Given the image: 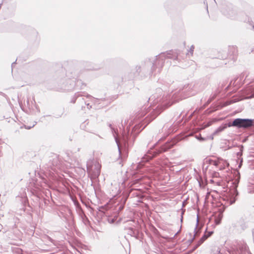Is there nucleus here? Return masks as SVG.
<instances>
[{
    "label": "nucleus",
    "mask_w": 254,
    "mask_h": 254,
    "mask_svg": "<svg viewBox=\"0 0 254 254\" xmlns=\"http://www.w3.org/2000/svg\"><path fill=\"white\" fill-rule=\"evenodd\" d=\"M228 127V124H225V125L223 126H220L219 127H218L215 131L212 134V136H214V135H216V134H217L218 133L222 131L223 130H224L227 127Z\"/></svg>",
    "instance_id": "2eb2a0df"
},
{
    "label": "nucleus",
    "mask_w": 254,
    "mask_h": 254,
    "mask_svg": "<svg viewBox=\"0 0 254 254\" xmlns=\"http://www.w3.org/2000/svg\"><path fill=\"white\" fill-rule=\"evenodd\" d=\"M205 234H206V236H207V238L209 237H210L213 234V232L212 231H209V232H208L207 233H205Z\"/></svg>",
    "instance_id": "393cba45"
},
{
    "label": "nucleus",
    "mask_w": 254,
    "mask_h": 254,
    "mask_svg": "<svg viewBox=\"0 0 254 254\" xmlns=\"http://www.w3.org/2000/svg\"><path fill=\"white\" fill-rule=\"evenodd\" d=\"M211 163L214 166L219 167L220 169H222L226 165H228L227 162L222 159H219L217 160H212Z\"/></svg>",
    "instance_id": "f8f14e48"
},
{
    "label": "nucleus",
    "mask_w": 254,
    "mask_h": 254,
    "mask_svg": "<svg viewBox=\"0 0 254 254\" xmlns=\"http://www.w3.org/2000/svg\"><path fill=\"white\" fill-rule=\"evenodd\" d=\"M79 97H81V101L84 103L88 109L91 108V106L90 105L89 102H94L96 100L94 97L87 93L77 92L75 94L73 98L71 100V102L74 103L76 99Z\"/></svg>",
    "instance_id": "39448f33"
},
{
    "label": "nucleus",
    "mask_w": 254,
    "mask_h": 254,
    "mask_svg": "<svg viewBox=\"0 0 254 254\" xmlns=\"http://www.w3.org/2000/svg\"><path fill=\"white\" fill-rule=\"evenodd\" d=\"M194 49V47L193 45H191L190 47V49L188 51V52L187 53V55L190 56H192L193 55V51Z\"/></svg>",
    "instance_id": "f3484780"
},
{
    "label": "nucleus",
    "mask_w": 254,
    "mask_h": 254,
    "mask_svg": "<svg viewBox=\"0 0 254 254\" xmlns=\"http://www.w3.org/2000/svg\"><path fill=\"white\" fill-rule=\"evenodd\" d=\"M49 239L50 240V241H52V239H51V238L49 237Z\"/></svg>",
    "instance_id": "7c9ffc66"
},
{
    "label": "nucleus",
    "mask_w": 254,
    "mask_h": 254,
    "mask_svg": "<svg viewBox=\"0 0 254 254\" xmlns=\"http://www.w3.org/2000/svg\"><path fill=\"white\" fill-rule=\"evenodd\" d=\"M152 156H147V158H143V160H144L145 161H148L149 159H151L152 158Z\"/></svg>",
    "instance_id": "a878e982"
},
{
    "label": "nucleus",
    "mask_w": 254,
    "mask_h": 254,
    "mask_svg": "<svg viewBox=\"0 0 254 254\" xmlns=\"http://www.w3.org/2000/svg\"><path fill=\"white\" fill-rule=\"evenodd\" d=\"M75 86L77 87H80L81 88H83V86H85V85L82 83L81 81V80H78L76 81V83H75Z\"/></svg>",
    "instance_id": "a211bd4d"
},
{
    "label": "nucleus",
    "mask_w": 254,
    "mask_h": 254,
    "mask_svg": "<svg viewBox=\"0 0 254 254\" xmlns=\"http://www.w3.org/2000/svg\"><path fill=\"white\" fill-rule=\"evenodd\" d=\"M237 101V100H230V101H227L225 103V105H230L232 103H234L235 102H236Z\"/></svg>",
    "instance_id": "aec40b11"
},
{
    "label": "nucleus",
    "mask_w": 254,
    "mask_h": 254,
    "mask_svg": "<svg viewBox=\"0 0 254 254\" xmlns=\"http://www.w3.org/2000/svg\"><path fill=\"white\" fill-rule=\"evenodd\" d=\"M237 54L238 49L236 46H231L229 47L228 55L230 56V58L233 60H235Z\"/></svg>",
    "instance_id": "9b49d317"
},
{
    "label": "nucleus",
    "mask_w": 254,
    "mask_h": 254,
    "mask_svg": "<svg viewBox=\"0 0 254 254\" xmlns=\"http://www.w3.org/2000/svg\"><path fill=\"white\" fill-rule=\"evenodd\" d=\"M207 239L206 234H205L199 240L201 242V243H203L204 241Z\"/></svg>",
    "instance_id": "412c9836"
},
{
    "label": "nucleus",
    "mask_w": 254,
    "mask_h": 254,
    "mask_svg": "<svg viewBox=\"0 0 254 254\" xmlns=\"http://www.w3.org/2000/svg\"><path fill=\"white\" fill-rule=\"evenodd\" d=\"M146 113H142V114L141 115V116H144V115H145V114H146Z\"/></svg>",
    "instance_id": "c756f323"
},
{
    "label": "nucleus",
    "mask_w": 254,
    "mask_h": 254,
    "mask_svg": "<svg viewBox=\"0 0 254 254\" xmlns=\"http://www.w3.org/2000/svg\"><path fill=\"white\" fill-rule=\"evenodd\" d=\"M119 193H120V189L116 188V190H115V192H114L113 193L112 195H113V196H115L116 195H117V194H119Z\"/></svg>",
    "instance_id": "4be33fe9"
},
{
    "label": "nucleus",
    "mask_w": 254,
    "mask_h": 254,
    "mask_svg": "<svg viewBox=\"0 0 254 254\" xmlns=\"http://www.w3.org/2000/svg\"><path fill=\"white\" fill-rule=\"evenodd\" d=\"M248 251V247L246 244H243L241 246L239 247V250L238 251V252L236 254H241L244 252Z\"/></svg>",
    "instance_id": "dca6fc26"
},
{
    "label": "nucleus",
    "mask_w": 254,
    "mask_h": 254,
    "mask_svg": "<svg viewBox=\"0 0 254 254\" xmlns=\"http://www.w3.org/2000/svg\"><path fill=\"white\" fill-rule=\"evenodd\" d=\"M178 54L177 52L171 50L166 52L162 53L159 55L156 56L155 58L151 60L150 59H146L144 61V64L149 66L151 67V71L155 73L160 72L163 66L164 65L165 60L167 58L177 59Z\"/></svg>",
    "instance_id": "f03ea898"
},
{
    "label": "nucleus",
    "mask_w": 254,
    "mask_h": 254,
    "mask_svg": "<svg viewBox=\"0 0 254 254\" xmlns=\"http://www.w3.org/2000/svg\"><path fill=\"white\" fill-rule=\"evenodd\" d=\"M253 29H254V25L253 26Z\"/></svg>",
    "instance_id": "473e14b6"
},
{
    "label": "nucleus",
    "mask_w": 254,
    "mask_h": 254,
    "mask_svg": "<svg viewBox=\"0 0 254 254\" xmlns=\"http://www.w3.org/2000/svg\"><path fill=\"white\" fill-rule=\"evenodd\" d=\"M184 211H182V213H181V221L182 222L183 221V214H184Z\"/></svg>",
    "instance_id": "cd10ccee"
},
{
    "label": "nucleus",
    "mask_w": 254,
    "mask_h": 254,
    "mask_svg": "<svg viewBox=\"0 0 254 254\" xmlns=\"http://www.w3.org/2000/svg\"><path fill=\"white\" fill-rule=\"evenodd\" d=\"M141 180V178L139 179H135V180L133 181V185H135V184L138 183Z\"/></svg>",
    "instance_id": "b1692460"
},
{
    "label": "nucleus",
    "mask_w": 254,
    "mask_h": 254,
    "mask_svg": "<svg viewBox=\"0 0 254 254\" xmlns=\"http://www.w3.org/2000/svg\"><path fill=\"white\" fill-rule=\"evenodd\" d=\"M114 138L116 141V142L117 144L118 150L119 153L121 154V147L124 145H126L127 142V138L126 137L123 136L122 138H119L117 135H114Z\"/></svg>",
    "instance_id": "9d476101"
},
{
    "label": "nucleus",
    "mask_w": 254,
    "mask_h": 254,
    "mask_svg": "<svg viewBox=\"0 0 254 254\" xmlns=\"http://www.w3.org/2000/svg\"><path fill=\"white\" fill-rule=\"evenodd\" d=\"M144 64V61L141 63V65H136L135 68H136V70L137 72H140L141 71V68H142L144 69H146L147 68L150 67L147 64Z\"/></svg>",
    "instance_id": "ddd939ff"
},
{
    "label": "nucleus",
    "mask_w": 254,
    "mask_h": 254,
    "mask_svg": "<svg viewBox=\"0 0 254 254\" xmlns=\"http://www.w3.org/2000/svg\"><path fill=\"white\" fill-rule=\"evenodd\" d=\"M195 137L200 141H204L205 140V139L203 138L200 134H199L198 135H196Z\"/></svg>",
    "instance_id": "5701e85b"
},
{
    "label": "nucleus",
    "mask_w": 254,
    "mask_h": 254,
    "mask_svg": "<svg viewBox=\"0 0 254 254\" xmlns=\"http://www.w3.org/2000/svg\"><path fill=\"white\" fill-rule=\"evenodd\" d=\"M252 218L251 216L242 217L237 221L236 227L240 231H244L252 226Z\"/></svg>",
    "instance_id": "423d86ee"
},
{
    "label": "nucleus",
    "mask_w": 254,
    "mask_h": 254,
    "mask_svg": "<svg viewBox=\"0 0 254 254\" xmlns=\"http://www.w3.org/2000/svg\"><path fill=\"white\" fill-rule=\"evenodd\" d=\"M198 218L197 217V223H198ZM197 225V224H196V225ZM196 227H197V226H196L195 229H196Z\"/></svg>",
    "instance_id": "c85d7f7f"
},
{
    "label": "nucleus",
    "mask_w": 254,
    "mask_h": 254,
    "mask_svg": "<svg viewBox=\"0 0 254 254\" xmlns=\"http://www.w3.org/2000/svg\"><path fill=\"white\" fill-rule=\"evenodd\" d=\"M14 64V63H13L12 64V65L13 64Z\"/></svg>",
    "instance_id": "2f4dec72"
},
{
    "label": "nucleus",
    "mask_w": 254,
    "mask_h": 254,
    "mask_svg": "<svg viewBox=\"0 0 254 254\" xmlns=\"http://www.w3.org/2000/svg\"><path fill=\"white\" fill-rule=\"evenodd\" d=\"M202 244V243H201V241H200L199 240L197 242L196 244L195 245V246L193 247V248L192 249V251H194L195 250H196L198 247H199L201 244Z\"/></svg>",
    "instance_id": "6ab92c4d"
},
{
    "label": "nucleus",
    "mask_w": 254,
    "mask_h": 254,
    "mask_svg": "<svg viewBox=\"0 0 254 254\" xmlns=\"http://www.w3.org/2000/svg\"><path fill=\"white\" fill-rule=\"evenodd\" d=\"M162 90L158 89L157 93L153 94L149 98V101L150 102L151 106V109H149V111L151 109L153 110L151 113V120H154L164 109L178 101V100L175 99L170 101V95L162 97Z\"/></svg>",
    "instance_id": "f257e3e1"
},
{
    "label": "nucleus",
    "mask_w": 254,
    "mask_h": 254,
    "mask_svg": "<svg viewBox=\"0 0 254 254\" xmlns=\"http://www.w3.org/2000/svg\"><path fill=\"white\" fill-rule=\"evenodd\" d=\"M53 161V166L51 167V170H49L50 175L54 174V172L57 173L58 170L62 169L61 164L59 163L58 158H54Z\"/></svg>",
    "instance_id": "1a4fd4ad"
},
{
    "label": "nucleus",
    "mask_w": 254,
    "mask_h": 254,
    "mask_svg": "<svg viewBox=\"0 0 254 254\" xmlns=\"http://www.w3.org/2000/svg\"><path fill=\"white\" fill-rule=\"evenodd\" d=\"M174 144V143L173 142L166 143L162 147L161 152L166 151L168 149L172 147Z\"/></svg>",
    "instance_id": "4468645a"
},
{
    "label": "nucleus",
    "mask_w": 254,
    "mask_h": 254,
    "mask_svg": "<svg viewBox=\"0 0 254 254\" xmlns=\"http://www.w3.org/2000/svg\"><path fill=\"white\" fill-rule=\"evenodd\" d=\"M240 180V176L236 178L232 182V189H231L230 192L229 193V201L230 204H232L236 201V197L238 195V192L237 188L238 186Z\"/></svg>",
    "instance_id": "0eeeda50"
},
{
    "label": "nucleus",
    "mask_w": 254,
    "mask_h": 254,
    "mask_svg": "<svg viewBox=\"0 0 254 254\" xmlns=\"http://www.w3.org/2000/svg\"><path fill=\"white\" fill-rule=\"evenodd\" d=\"M36 123H35V124H34L33 126H32V127H33L35 125H36ZM32 127H30V126H25V128L26 129H30Z\"/></svg>",
    "instance_id": "bb28decb"
},
{
    "label": "nucleus",
    "mask_w": 254,
    "mask_h": 254,
    "mask_svg": "<svg viewBox=\"0 0 254 254\" xmlns=\"http://www.w3.org/2000/svg\"><path fill=\"white\" fill-rule=\"evenodd\" d=\"M222 12L224 15L231 18L236 15V11L231 5L223 7Z\"/></svg>",
    "instance_id": "6e6552de"
},
{
    "label": "nucleus",
    "mask_w": 254,
    "mask_h": 254,
    "mask_svg": "<svg viewBox=\"0 0 254 254\" xmlns=\"http://www.w3.org/2000/svg\"><path fill=\"white\" fill-rule=\"evenodd\" d=\"M228 127H234L238 128L247 129L254 127V119L237 118L232 123L228 124Z\"/></svg>",
    "instance_id": "7ed1b4c3"
},
{
    "label": "nucleus",
    "mask_w": 254,
    "mask_h": 254,
    "mask_svg": "<svg viewBox=\"0 0 254 254\" xmlns=\"http://www.w3.org/2000/svg\"><path fill=\"white\" fill-rule=\"evenodd\" d=\"M101 166L97 161H88L87 163V171L91 179H94L99 177L100 174Z\"/></svg>",
    "instance_id": "20e7f679"
}]
</instances>
